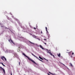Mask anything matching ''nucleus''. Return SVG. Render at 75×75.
Returning <instances> with one entry per match:
<instances>
[{
	"label": "nucleus",
	"instance_id": "1",
	"mask_svg": "<svg viewBox=\"0 0 75 75\" xmlns=\"http://www.w3.org/2000/svg\"><path fill=\"white\" fill-rule=\"evenodd\" d=\"M23 55H24L25 57H27V58H28V59L30 60V61H32V62L33 63V64H35L36 65H37V63H36L35 62H34V61L33 60L29 58V57H28L27 56H26V55L25 54V53H23Z\"/></svg>",
	"mask_w": 75,
	"mask_h": 75
},
{
	"label": "nucleus",
	"instance_id": "2",
	"mask_svg": "<svg viewBox=\"0 0 75 75\" xmlns=\"http://www.w3.org/2000/svg\"><path fill=\"white\" fill-rule=\"evenodd\" d=\"M0 71H3L4 73L5 74V70L3 68L1 67H0Z\"/></svg>",
	"mask_w": 75,
	"mask_h": 75
},
{
	"label": "nucleus",
	"instance_id": "3",
	"mask_svg": "<svg viewBox=\"0 0 75 75\" xmlns=\"http://www.w3.org/2000/svg\"><path fill=\"white\" fill-rule=\"evenodd\" d=\"M46 50H47V51H48V52H47V53H49L50 54V55H52V56H53V57H55V56H54V55L52 54V53H51V52H49V50H48L47 49Z\"/></svg>",
	"mask_w": 75,
	"mask_h": 75
},
{
	"label": "nucleus",
	"instance_id": "4",
	"mask_svg": "<svg viewBox=\"0 0 75 75\" xmlns=\"http://www.w3.org/2000/svg\"><path fill=\"white\" fill-rule=\"evenodd\" d=\"M32 54V55H33V56H34V57H36V58H37V59H39V61H41V59H39V58H38L37 57H36L34 55V54H33V53H31Z\"/></svg>",
	"mask_w": 75,
	"mask_h": 75
},
{
	"label": "nucleus",
	"instance_id": "5",
	"mask_svg": "<svg viewBox=\"0 0 75 75\" xmlns=\"http://www.w3.org/2000/svg\"><path fill=\"white\" fill-rule=\"evenodd\" d=\"M5 58V57L4 56H2L1 57V59L3 60V61H4V58Z\"/></svg>",
	"mask_w": 75,
	"mask_h": 75
},
{
	"label": "nucleus",
	"instance_id": "6",
	"mask_svg": "<svg viewBox=\"0 0 75 75\" xmlns=\"http://www.w3.org/2000/svg\"><path fill=\"white\" fill-rule=\"evenodd\" d=\"M40 47L42 48V50H44V48H43V47H42V45H40Z\"/></svg>",
	"mask_w": 75,
	"mask_h": 75
},
{
	"label": "nucleus",
	"instance_id": "7",
	"mask_svg": "<svg viewBox=\"0 0 75 75\" xmlns=\"http://www.w3.org/2000/svg\"><path fill=\"white\" fill-rule=\"evenodd\" d=\"M11 42H12V43H13V44H15L14 43V42H13V40H11V38H10V40Z\"/></svg>",
	"mask_w": 75,
	"mask_h": 75
},
{
	"label": "nucleus",
	"instance_id": "8",
	"mask_svg": "<svg viewBox=\"0 0 75 75\" xmlns=\"http://www.w3.org/2000/svg\"><path fill=\"white\" fill-rule=\"evenodd\" d=\"M57 55L59 57H61V54L59 53V54H58Z\"/></svg>",
	"mask_w": 75,
	"mask_h": 75
},
{
	"label": "nucleus",
	"instance_id": "9",
	"mask_svg": "<svg viewBox=\"0 0 75 75\" xmlns=\"http://www.w3.org/2000/svg\"><path fill=\"white\" fill-rule=\"evenodd\" d=\"M39 58H40V59H42V60H43V59H44L43 58H42L40 56H39Z\"/></svg>",
	"mask_w": 75,
	"mask_h": 75
},
{
	"label": "nucleus",
	"instance_id": "10",
	"mask_svg": "<svg viewBox=\"0 0 75 75\" xmlns=\"http://www.w3.org/2000/svg\"><path fill=\"white\" fill-rule=\"evenodd\" d=\"M69 64H70V66L71 67H73V65H72V63H70Z\"/></svg>",
	"mask_w": 75,
	"mask_h": 75
},
{
	"label": "nucleus",
	"instance_id": "11",
	"mask_svg": "<svg viewBox=\"0 0 75 75\" xmlns=\"http://www.w3.org/2000/svg\"><path fill=\"white\" fill-rule=\"evenodd\" d=\"M0 64H2V65H3V66H4V67H5V65L3 64V63H0Z\"/></svg>",
	"mask_w": 75,
	"mask_h": 75
},
{
	"label": "nucleus",
	"instance_id": "12",
	"mask_svg": "<svg viewBox=\"0 0 75 75\" xmlns=\"http://www.w3.org/2000/svg\"><path fill=\"white\" fill-rule=\"evenodd\" d=\"M45 28L46 31H47V33H48V31L47 30V27H46Z\"/></svg>",
	"mask_w": 75,
	"mask_h": 75
},
{
	"label": "nucleus",
	"instance_id": "13",
	"mask_svg": "<svg viewBox=\"0 0 75 75\" xmlns=\"http://www.w3.org/2000/svg\"><path fill=\"white\" fill-rule=\"evenodd\" d=\"M4 59L5 61H7V59H6V57H5V58H4Z\"/></svg>",
	"mask_w": 75,
	"mask_h": 75
},
{
	"label": "nucleus",
	"instance_id": "14",
	"mask_svg": "<svg viewBox=\"0 0 75 75\" xmlns=\"http://www.w3.org/2000/svg\"><path fill=\"white\" fill-rule=\"evenodd\" d=\"M30 35L32 36V37H34V35H33L32 34L30 33Z\"/></svg>",
	"mask_w": 75,
	"mask_h": 75
},
{
	"label": "nucleus",
	"instance_id": "15",
	"mask_svg": "<svg viewBox=\"0 0 75 75\" xmlns=\"http://www.w3.org/2000/svg\"><path fill=\"white\" fill-rule=\"evenodd\" d=\"M33 37H34V38H36V37H37V36H36L34 35L33 36Z\"/></svg>",
	"mask_w": 75,
	"mask_h": 75
},
{
	"label": "nucleus",
	"instance_id": "16",
	"mask_svg": "<svg viewBox=\"0 0 75 75\" xmlns=\"http://www.w3.org/2000/svg\"><path fill=\"white\" fill-rule=\"evenodd\" d=\"M29 42H30V43H31V44H34V43H33V42H30V41H29Z\"/></svg>",
	"mask_w": 75,
	"mask_h": 75
},
{
	"label": "nucleus",
	"instance_id": "17",
	"mask_svg": "<svg viewBox=\"0 0 75 75\" xmlns=\"http://www.w3.org/2000/svg\"><path fill=\"white\" fill-rule=\"evenodd\" d=\"M16 55H17V54L16 53H15L14 54V55L15 56H16Z\"/></svg>",
	"mask_w": 75,
	"mask_h": 75
},
{
	"label": "nucleus",
	"instance_id": "18",
	"mask_svg": "<svg viewBox=\"0 0 75 75\" xmlns=\"http://www.w3.org/2000/svg\"><path fill=\"white\" fill-rule=\"evenodd\" d=\"M44 40H45V41H47V39H44Z\"/></svg>",
	"mask_w": 75,
	"mask_h": 75
},
{
	"label": "nucleus",
	"instance_id": "19",
	"mask_svg": "<svg viewBox=\"0 0 75 75\" xmlns=\"http://www.w3.org/2000/svg\"><path fill=\"white\" fill-rule=\"evenodd\" d=\"M40 61H41V62H44L42 60H41Z\"/></svg>",
	"mask_w": 75,
	"mask_h": 75
},
{
	"label": "nucleus",
	"instance_id": "20",
	"mask_svg": "<svg viewBox=\"0 0 75 75\" xmlns=\"http://www.w3.org/2000/svg\"><path fill=\"white\" fill-rule=\"evenodd\" d=\"M19 65H20V62H19Z\"/></svg>",
	"mask_w": 75,
	"mask_h": 75
},
{
	"label": "nucleus",
	"instance_id": "21",
	"mask_svg": "<svg viewBox=\"0 0 75 75\" xmlns=\"http://www.w3.org/2000/svg\"><path fill=\"white\" fill-rule=\"evenodd\" d=\"M49 73H50V74H52V75H53V74H52L51 73H50V72H49Z\"/></svg>",
	"mask_w": 75,
	"mask_h": 75
},
{
	"label": "nucleus",
	"instance_id": "22",
	"mask_svg": "<svg viewBox=\"0 0 75 75\" xmlns=\"http://www.w3.org/2000/svg\"><path fill=\"white\" fill-rule=\"evenodd\" d=\"M74 52H72V55H74Z\"/></svg>",
	"mask_w": 75,
	"mask_h": 75
},
{
	"label": "nucleus",
	"instance_id": "23",
	"mask_svg": "<svg viewBox=\"0 0 75 75\" xmlns=\"http://www.w3.org/2000/svg\"><path fill=\"white\" fill-rule=\"evenodd\" d=\"M63 64V65H64V66H65V64Z\"/></svg>",
	"mask_w": 75,
	"mask_h": 75
},
{
	"label": "nucleus",
	"instance_id": "24",
	"mask_svg": "<svg viewBox=\"0 0 75 75\" xmlns=\"http://www.w3.org/2000/svg\"><path fill=\"white\" fill-rule=\"evenodd\" d=\"M47 74L48 75H50V74L49 73H48Z\"/></svg>",
	"mask_w": 75,
	"mask_h": 75
},
{
	"label": "nucleus",
	"instance_id": "25",
	"mask_svg": "<svg viewBox=\"0 0 75 75\" xmlns=\"http://www.w3.org/2000/svg\"><path fill=\"white\" fill-rule=\"evenodd\" d=\"M19 48H20V47H18V49H19Z\"/></svg>",
	"mask_w": 75,
	"mask_h": 75
},
{
	"label": "nucleus",
	"instance_id": "26",
	"mask_svg": "<svg viewBox=\"0 0 75 75\" xmlns=\"http://www.w3.org/2000/svg\"><path fill=\"white\" fill-rule=\"evenodd\" d=\"M44 43L45 44V45L47 44H46V43Z\"/></svg>",
	"mask_w": 75,
	"mask_h": 75
},
{
	"label": "nucleus",
	"instance_id": "27",
	"mask_svg": "<svg viewBox=\"0 0 75 75\" xmlns=\"http://www.w3.org/2000/svg\"><path fill=\"white\" fill-rule=\"evenodd\" d=\"M34 29H36V28H34Z\"/></svg>",
	"mask_w": 75,
	"mask_h": 75
},
{
	"label": "nucleus",
	"instance_id": "28",
	"mask_svg": "<svg viewBox=\"0 0 75 75\" xmlns=\"http://www.w3.org/2000/svg\"><path fill=\"white\" fill-rule=\"evenodd\" d=\"M41 33L42 34V31H41Z\"/></svg>",
	"mask_w": 75,
	"mask_h": 75
},
{
	"label": "nucleus",
	"instance_id": "29",
	"mask_svg": "<svg viewBox=\"0 0 75 75\" xmlns=\"http://www.w3.org/2000/svg\"><path fill=\"white\" fill-rule=\"evenodd\" d=\"M11 75H12V73L11 72Z\"/></svg>",
	"mask_w": 75,
	"mask_h": 75
},
{
	"label": "nucleus",
	"instance_id": "30",
	"mask_svg": "<svg viewBox=\"0 0 75 75\" xmlns=\"http://www.w3.org/2000/svg\"><path fill=\"white\" fill-rule=\"evenodd\" d=\"M8 41H9V42H10V40H8Z\"/></svg>",
	"mask_w": 75,
	"mask_h": 75
},
{
	"label": "nucleus",
	"instance_id": "31",
	"mask_svg": "<svg viewBox=\"0 0 75 75\" xmlns=\"http://www.w3.org/2000/svg\"><path fill=\"white\" fill-rule=\"evenodd\" d=\"M71 53V52H69V53Z\"/></svg>",
	"mask_w": 75,
	"mask_h": 75
},
{
	"label": "nucleus",
	"instance_id": "32",
	"mask_svg": "<svg viewBox=\"0 0 75 75\" xmlns=\"http://www.w3.org/2000/svg\"><path fill=\"white\" fill-rule=\"evenodd\" d=\"M45 59V60H46V59Z\"/></svg>",
	"mask_w": 75,
	"mask_h": 75
},
{
	"label": "nucleus",
	"instance_id": "33",
	"mask_svg": "<svg viewBox=\"0 0 75 75\" xmlns=\"http://www.w3.org/2000/svg\"><path fill=\"white\" fill-rule=\"evenodd\" d=\"M72 51H71V52H72Z\"/></svg>",
	"mask_w": 75,
	"mask_h": 75
}]
</instances>
